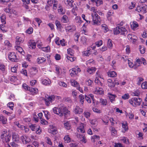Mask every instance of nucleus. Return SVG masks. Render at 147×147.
Returning <instances> with one entry per match:
<instances>
[{"mask_svg": "<svg viewBox=\"0 0 147 147\" xmlns=\"http://www.w3.org/2000/svg\"><path fill=\"white\" fill-rule=\"evenodd\" d=\"M55 23L57 28L61 29V26L60 22L58 20H56L55 21Z\"/></svg>", "mask_w": 147, "mask_h": 147, "instance_id": "56", "label": "nucleus"}, {"mask_svg": "<svg viewBox=\"0 0 147 147\" xmlns=\"http://www.w3.org/2000/svg\"><path fill=\"white\" fill-rule=\"evenodd\" d=\"M46 60L45 58L43 57H38L37 59V63L38 64L42 63H44Z\"/></svg>", "mask_w": 147, "mask_h": 147, "instance_id": "24", "label": "nucleus"}, {"mask_svg": "<svg viewBox=\"0 0 147 147\" xmlns=\"http://www.w3.org/2000/svg\"><path fill=\"white\" fill-rule=\"evenodd\" d=\"M147 6L146 5L138 6L136 10L138 12H141L142 13H145L146 12Z\"/></svg>", "mask_w": 147, "mask_h": 147, "instance_id": "6", "label": "nucleus"}, {"mask_svg": "<svg viewBox=\"0 0 147 147\" xmlns=\"http://www.w3.org/2000/svg\"><path fill=\"white\" fill-rule=\"evenodd\" d=\"M90 10L92 11L91 13V16L95 14H97L96 13L97 12V10L94 7H91L90 9Z\"/></svg>", "mask_w": 147, "mask_h": 147, "instance_id": "45", "label": "nucleus"}, {"mask_svg": "<svg viewBox=\"0 0 147 147\" xmlns=\"http://www.w3.org/2000/svg\"><path fill=\"white\" fill-rule=\"evenodd\" d=\"M142 101V99L138 97L132 98L129 100V103L134 107L140 105Z\"/></svg>", "mask_w": 147, "mask_h": 147, "instance_id": "4", "label": "nucleus"}, {"mask_svg": "<svg viewBox=\"0 0 147 147\" xmlns=\"http://www.w3.org/2000/svg\"><path fill=\"white\" fill-rule=\"evenodd\" d=\"M77 130L79 132L84 133L85 132L84 124L83 123H80L79 126L77 128Z\"/></svg>", "mask_w": 147, "mask_h": 147, "instance_id": "11", "label": "nucleus"}, {"mask_svg": "<svg viewBox=\"0 0 147 147\" xmlns=\"http://www.w3.org/2000/svg\"><path fill=\"white\" fill-rule=\"evenodd\" d=\"M101 26L105 32H106L108 31V28L106 25L104 24H103L101 25Z\"/></svg>", "mask_w": 147, "mask_h": 147, "instance_id": "50", "label": "nucleus"}, {"mask_svg": "<svg viewBox=\"0 0 147 147\" xmlns=\"http://www.w3.org/2000/svg\"><path fill=\"white\" fill-rule=\"evenodd\" d=\"M141 87L143 89H147V82H143L142 84Z\"/></svg>", "mask_w": 147, "mask_h": 147, "instance_id": "55", "label": "nucleus"}, {"mask_svg": "<svg viewBox=\"0 0 147 147\" xmlns=\"http://www.w3.org/2000/svg\"><path fill=\"white\" fill-rule=\"evenodd\" d=\"M122 127L123 128V132L125 133L128 130L127 123L126 122H124L122 123Z\"/></svg>", "mask_w": 147, "mask_h": 147, "instance_id": "21", "label": "nucleus"}, {"mask_svg": "<svg viewBox=\"0 0 147 147\" xmlns=\"http://www.w3.org/2000/svg\"><path fill=\"white\" fill-rule=\"evenodd\" d=\"M130 24L131 28L134 30L138 26V24L137 22L136 21H133L131 22Z\"/></svg>", "mask_w": 147, "mask_h": 147, "instance_id": "15", "label": "nucleus"}, {"mask_svg": "<svg viewBox=\"0 0 147 147\" xmlns=\"http://www.w3.org/2000/svg\"><path fill=\"white\" fill-rule=\"evenodd\" d=\"M75 21L77 23L80 24L82 22L81 18L80 16H76L75 19Z\"/></svg>", "mask_w": 147, "mask_h": 147, "instance_id": "40", "label": "nucleus"}, {"mask_svg": "<svg viewBox=\"0 0 147 147\" xmlns=\"http://www.w3.org/2000/svg\"><path fill=\"white\" fill-rule=\"evenodd\" d=\"M70 82L71 85L75 87H77L79 86V83H78L76 81L74 80H71Z\"/></svg>", "mask_w": 147, "mask_h": 147, "instance_id": "33", "label": "nucleus"}, {"mask_svg": "<svg viewBox=\"0 0 147 147\" xmlns=\"http://www.w3.org/2000/svg\"><path fill=\"white\" fill-rule=\"evenodd\" d=\"M40 123L41 124L43 125H47L48 124V122L46 121L43 118L40 119Z\"/></svg>", "mask_w": 147, "mask_h": 147, "instance_id": "63", "label": "nucleus"}, {"mask_svg": "<svg viewBox=\"0 0 147 147\" xmlns=\"http://www.w3.org/2000/svg\"><path fill=\"white\" fill-rule=\"evenodd\" d=\"M91 53V51H90V49L88 48L87 50L83 52V55L84 56H88L90 55Z\"/></svg>", "mask_w": 147, "mask_h": 147, "instance_id": "27", "label": "nucleus"}, {"mask_svg": "<svg viewBox=\"0 0 147 147\" xmlns=\"http://www.w3.org/2000/svg\"><path fill=\"white\" fill-rule=\"evenodd\" d=\"M10 80L12 82H15L17 80V78L16 76H13L11 77Z\"/></svg>", "mask_w": 147, "mask_h": 147, "instance_id": "64", "label": "nucleus"}, {"mask_svg": "<svg viewBox=\"0 0 147 147\" xmlns=\"http://www.w3.org/2000/svg\"><path fill=\"white\" fill-rule=\"evenodd\" d=\"M42 51L46 52H49L50 51V48L49 46L42 47Z\"/></svg>", "mask_w": 147, "mask_h": 147, "instance_id": "49", "label": "nucleus"}, {"mask_svg": "<svg viewBox=\"0 0 147 147\" xmlns=\"http://www.w3.org/2000/svg\"><path fill=\"white\" fill-rule=\"evenodd\" d=\"M15 48L16 50L20 53H22V52H24L22 49L20 47L16 46H15Z\"/></svg>", "mask_w": 147, "mask_h": 147, "instance_id": "41", "label": "nucleus"}, {"mask_svg": "<svg viewBox=\"0 0 147 147\" xmlns=\"http://www.w3.org/2000/svg\"><path fill=\"white\" fill-rule=\"evenodd\" d=\"M30 127L32 131H35L37 129V128L39 127V126L35 124L32 125Z\"/></svg>", "mask_w": 147, "mask_h": 147, "instance_id": "37", "label": "nucleus"}, {"mask_svg": "<svg viewBox=\"0 0 147 147\" xmlns=\"http://www.w3.org/2000/svg\"><path fill=\"white\" fill-rule=\"evenodd\" d=\"M86 63L88 65L93 64L94 63V61L92 59H90L86 61Z\"/></svg>", "mask_w": 147, "mask_h": 147, "instance_id": "47", "label": "nucleus"}, {"mask_svg": "<svg viewBox=\"0 0 147 147\" xmlns=\"http://www.w3.org/2000/svg\"><path fill=\"white\" fill-rule=\"evenodd\" d=\"M58 84L60 86L64 87H66L67 86V84L65 83L62 81L59 82Z\"/></svg>", "mask_w": 147, "mask_h": 147, "instance_id": "57", "label": "nucleus"}, {"mask_svg": "<svg viewBox=\"0 0 147 147\" xmlns=\"http://www.w3.org/2000/svg\"><path fill=\"white\" fill-rule=\"evenodd\" d=\"M87 40V38L85 36H83L81 37V41L83 44H86Z\"/></svg>", "mask_w": 147, "mask_h": 147, "instance_id": "43", "label": "nucleus"}, {"mask_svg": "<svg viewBox=\"0 0 147 147\" xmlns=\"http://www.w3.org/2000/svg\"><path fill=\"white\" fill-rule=\"evenodd\" d=\"M20 139L23 144H25L28 143L30 140L29 138H27L24 135L22 136L20 138Z\"/></svg>", "mask_w": 147, "mask_h": 147, "instance_id": "12", "label": "nucleus"}, {"mask_svg": "<svg viewBox=\"0 0 147 147\" xmlns=\"http://www.w3.org/2000/svg\"><path fill=\"white\" fill-rule=\"evenodd\" d=\"M53 112L55 114L61 117L69 112L63 104H61L57 107H55L53 109Z\"/></svg>", "mask_w": 147, "mask_h": 147, "instance_id": "1", "label": "nucleus"}, {"mask_svg": "<svg viewBox=\"0 0 147 147\" xmlns=\"http://www.w3.org/2000/svg\"><path fill=\"white\" fill-rule=\"evenodd\" d=\"M127 37L129 40L133 42H135L137 39V37L132 34H129Z\"/></svg>", "mask_w": 147, "mask_h": 147, "instance_id": "9", "label": "nucleus"}, {"mask_svg": "<svg viewBox=\"0 0 147 147\" xmlns=\"http://www.w3.org/2000/svg\"><path fill=\"white\" fill-rule=\"evenodd\" d=\"M107 84L108 86L113 88L115 86V83L111 79H109L107 80Z\"/></svg>", "mask_w": 147, "mask_h": 147, "instance_id": "19", "label": "nucleus"}, {"mask_svg": "<svg viewBox=\"0 0 147 147\" xmlns=\"http://www.w3.org/2000/svg\"><path fill=\"white\" fill-rule=\"evenodd\" d=\"M12 138L13 141L16 142H18L20 139L18 135L15 132L12 133Z\"/></svg>", "mask_w": 147, "mask_h": 147, "instance_id": "16", "label": "nucleus"}, {"mask_svg": "<svg viewBox=\"0 0 147 147\" xmlns=\"http://www.w3.org/2000/svg\"><path fill=\"white\" fill-rule=\"evenodd\" d=\"M81 31L82 34H84L86 35H88V31L86 29V28H82Z\"/></svg>", "mask_w": 147, "mask_h": 147, "instance_id": "46", "label": "nucleus"}, {"mask_svg": "<svg viewBox=\"0 0 147 147\" xmlns=\"http://www.w3.org/2000/svg\"><path fill=\"white\" fill-rule=\"evenodd\" d=\"M93 24L94 25H98L100 24V17L98 14L92 15Z\"/></svg>", "mask_w": 147, "mask_h": 147, "instance_id": "5", "label": "nucleus"}, {"mask_svg": "<svg viewBox=\"0 0 147 147\" xmlns=\"http://www.w3.org/2000/svg\"><path fill=\"white\" fill-rule=\"evenodd\" d=\"M92 110L94 112L98 113H101V111L100 109L95 107L93 108Z\"/></svg>", "mask_w": 147, "mask_h": 147, "instance_id": "58", "label": "nucleus"}, {"mask_svg": "<svg viewBox=\"0 0 147 147\" xmlns=\"http://www.w3.org/2000/svg\"><path fill=\"white\" fill-rule=\"evenodd\" d=\"M119 29V27L118 26L114 28L113 30L114 34L115 35H117L120 33V31Z\"/></svg>", "mask_w": 147, "mask_h": 147, "instance_id": "34", "label": "nucleus"}, {"mask_svg": "<svg viewBox=\"0 0 147 147\" xmlns=\"http://www.w3.org/2000/svg\"><path fill=\"white\" fill-rule=\"evenodd\" d=\"M113 14V11L112 10H109L107 13V17L109 19V17Z\"/></svg>", "mask_w": 147, "mask_h": 147, "instance_id": "62", "label": "nucleus"}, {"mask_svg": "<svg viewBox=\"0 0 147 147\" xmlns=\"http://www.w3.org/2000/svg\"><path fill=\"white\" fill-rule=\"evenodd\" d=\"M74 1L72 0H65V2L67 6L72 7Z\"/></svg>", "mask_w": 147, "mask_h": 147, "instance_id": "22", "label": "nucleus"}, {"mask_svg": "<svg viewBox=\"0 0 147 147\" xmlns=\"http://www.w3.org/2000/svg\"><path fill=\"white\" fill-rule=\"evenodd\" d=\"M67 53L71 56H72L74 54V51L71 49L69 48L67 50Z\"/></svg>", "mask_w": 147, "mask_h": 147, "instance_id": "61", "label": "nucleus"}, {"mask_svg": "<svg viewBox=\"0 0 147 147\" xmlns=\"http://www.w3.org/2000/svg\"><path fill=\"white\" fill-rule=\"evenodd\" d=\"M9 59L12 61H17L18 59L17 57L13 52L10 53L8 55Z\"/></svg>", "mask_w": 147, "mask_h": 147, "instance_id": "7", "label": "nucleus"}, {"mask_svg": "<svg viewBox=\"0 0 147 147\" xmlns=\"http://www.w3.org/2000/svg\"><path fill=\"white\" fill-rule=\"evenodd\" d=\"M42 84L45 85H49L51 83V81L49 79H45L43 80L42 81Z\"/></svg>", "mask_w": 147, "mask_h": 147, "instance_id": "35", "label": "nucleus"}, {"mask_svg": "<svg viewBox=\"0 0 147 147\" xmlns=\"http://www.w3.org/2000/svg\"><path fill=\"white\" fill-rule=\"evenodd\" d=\"M100 79V78H96L95 80V82L96 83H97L98 85L102 86V84L101 82Z\"/></svg>", "mask_w": 147, "mask_h": 147, "instance_id": "53", "label": "nucleus"}, {"mask_svg": "<svg viewBox=\"0 0 147 147\" xmlns=\"http://www.w3.org/2000/svg\"><path fill=\"white\" fill-rule=\"evenodd\" d=\"M113 44L112 40L110 39H108V40L107 46L109 48L111 49L113 47Z\"/></svg>", "mask_w": 147, "mask_h": 147, "instance_id": "44", "label": "nucleus"}, {"mask_svg": "<svg viewBox=\"0 0 147 147\" xmlns=\"http://www.w3.org/2000/svg\"><path fill=\"white\" fill-rule=\"evenodd\" d=\"M1 138L3 142L8 143L10 141L11 134H10L9 131L5 130L2 132Z\"/></svg>", "mask_w": 147, "mask_h": 147, "instance_id": "2", "label": "nucleus"}, {"mask_svg": "<svg viewBox=\"0 0 147 147\" xmlns=\"http://www.w3.org/2000/svg\"><path fill=\"white\" fill-rule=\"evenodd\" d=\"M108 75L109 77H114L117 76V74L115 71H110L108 72Z\"/></svg>", "mask_w": 147, "mask_h": 147, "instance_id": "25", "label": "nucleus"}, {"mask_svg": "<svg viewBox=\"0 0 147 147\" xmlns=\"http://www.w3.org/2000/svg\"><path fill=\"white\" fill-rule=\"evenodd\" d=\"M16 43L17 46L20 45V43H22L24 41V39L22 38L19 36H16Z\"/></svg>", "mask_w": 147, "mask_h": 147, "instance_id": "17", "label": "nucleus"}, {"mask_svg": "<svg viewBox=\"0 0 147 147\" xmlns=\"http://www.w3.org/2000/svg\"><path fill=\"white\" fill-rule=\"evenodd\" d=\"M46 142L49 145H52V142L51 141V139L47 137L45 138Z\"/></svg>", "mask_w": 147, "mask_h": 147, "instance_id": "39", "label": "nucleus"}, {"mask_svg": "<svg viewBox=\"0 0 147 147\" xmlns=\"http://www.w3.org/2000/svg\"><path fill=\"white\" fill-rule=\"evenodd\" d=\"M129 98V96L128 93L125 94L122 96V98L124 100L128 99Z\"/></svg>", "mask_w": 147, "mask_h": 147, "instance_id": "60", "label": "nucleus"}, {"mask_svg": "<svg viewBox=\"0 0 147 147\" xmlns=\"http://www.w3.org/2000/svg\"><path fill=\"white\" fill-rule=\"evenodd\" d=\"M96 70V68L95 67H88L86 69L87 72L89 74H91L94 72Z\"/></svg>", "mask_w": 147, "mask_h": 147, "instance_id": "20", "label": "nucleus"}, {"mask_svg": "<svg viewBox=\"0 0 147 147\" xmlns=\"http://www.w3.org/2000/svg\"><path fill=\"white\" fill-rule=\"evenodd\" d=\"M61 21L64 23H66L68 22L69 20L68 17L66 15H64L62 17Z\"/></svg>", "mask_w": 147, "mask_h": 147, "instance_id": "29", "label": "nucleus"}, {"mask_svg": "<svg viewBox=\"0 0 147 147\" xmlns=\"http://www.w3.org/2000/svg\"><path fill=\"white\" fill-rule=\"evenodd\" d=\"M108 97L109 99L111 102L112 103H114L115 101V98L116 97V96L115 94L109 93L108 94Z\"/></svg>", "mask_w": 147, "mask_h": 147, "instance_id": "14", "label": "nucleus"}, {"mask_svg": "<svg viewBox=\"0 0 147 147\" xmlns=\"http://www.w3.org/2000/svg\"><path fill=\"white\" fill-rule=\"evenodd\" d=\"M65 29L66 30H71V31H73L75 30V26L73 25L68 26L65 27Z\"/></svg>", "mask_w": 147, "mask_h": 147, "instance_id": "28", "label": "nucleus"}, {"mask_svg": "<svg viewBox=\"0 0 147 147\" xmlns=\"http://www.w3.org/2000/svg\"><path fill=\"white\" fill-rule=\"evenodd\" d=\"M84 116L87 119H88L90 117V114L88 112L85 111L83 113Z\"/></svg>", "mask_w": 147, "mask_h": 147, "instance_id": "54", "label": "nucleus"}, {"mask_svg": "<svg viewBox=\"0 0 147 147\" xmlns=\"http://www.w3.org/2000/svg\"><path fill=\"white\" fill-rule=\"evenodd\" d=\"M37 69L35 67H32L29 70V73L32 77L35 75L38 72Z\"/></svg>", "mask_w": 147, "mask_h": 147, "instance_id": "13", "label": "nucleus"}, {"mask_svg": "<svg viewBox=\"0 0 147 147\" xmlns=\"http://www.w3.org/2000/svg\"><path fill=\"white\" fill-rule=\"evenodd\" d=\"M36 44L33 41H31L30 43V45H29V47L30 49H34L36 48Z\"/></svg>", "mask_w": 147, "mask_h": 147, "instance_id": "36", "label": "nucleus"}, {"mask_svg": "<svg viewBox=\"0 0 147 147\" xmlns=\"http://www.w3.org/2000/svg\"><path fill=\"white\" fill-rule=\"evenodd\" d=\"M79 98L80 99V101L82 104H83L84 101V96L82 94H80L79 96Z\"/></svg>", "mask_w": 147, "mask_h": 147, "instance_id": "52", "label": "nucleus"}, {"mask_svg": "<svg viewBox=\"0 0 147 147\" xmlns=\"http://www.w3.org/2000/svg\"><path fill=\"white\" fill-rule=\"evenodd\" d=\"M95 2L97 6H100L103 3L102 0H95Z\"/></svg>", "mask_w": 147, "mask_h": 147, "instance_id": "51", "label": "nucleus"}, {"mask_svg": "<svg viewBox=\"0 0 147 147\" xmlns=\"http://www.w3.org/2000/svg\"><path fill=\"white\" fill-rule=\"evenodd\" d=\"M58 11L60 14L62 15L64 14L65 13V9H63L61 5L59 7Z\"/></svg>", "mask_w": 147, "mask_h": 147, "instance_id": "30", "label": "nucleus"}, {"mask_svg": "<svg viewBox=\"0 0 147 147\" xmlns=\"http://www.w3.org/2000/svg\"><path fill=\"white\" fill-rule=\"evenodd\" d=\"M93 92L96 94H103L104 91L102 88L96 87L94 88Z\"/></svg>", "mask_w": 147, "mask_h": 147, "instance_id": "8", "label": "nucleus"}, {"mask_svg": "<svg viewBox=\"0 0 147 147\" xmlns=\"http://www.w3.org/2000/svg\"><path fill=\"white\" fill-rule=\"evenodd\" d=\"M6 18L5 15L4 14H2L1 17V22L3 24H6L5 21Z\"/></svg>", "mask_w": 147, "mask_h": 147, "instance_id": "38", "label": "nucleus"}, {"mask_svg": "<svg viewBox=\"0 0 147 147\" xmlns=\"http://www.w3.org/2000/svg\"><path fill=\"white\" fill-rule=\"evenodd\" d=\"M6 67L5 65L2 63H0V70L3 73H5V71Z\"/></svg>", "mask_w": 147, "mask_h": 147, "instance_id": "32", "label": "nucleus"}, {"mask_svg": "<svg viewBox=\"0 0 147 147\" xmlns=\"http://www.w3.org/2000/svg\"><path fill=\"white\" fill-rule=\"evenodd\" d=\"M0 121H1L3 124H5L6 123L7 120V119L2 115H0Z\"/></svg>", "mask_w": 147, "mask_h": 147, "instance_id": "26", "label": "nucleus"}, {"mask_svg": "<svg viewBox=\"0 0 147 147\" xmlns=\"http://www.w3.org/2000/svg\"><path fill=\"white\" fill-rule=\"evenodd\" d=\"M83 110L78 106H76L74 110V113L76 114H80L83 113Z\"/></svg>", "mask_w": 147, "mask_h": 147, "instance_id": "10", "label": "nucleus"}, {"mask_svg": "<svg viewBox=\"0 0 147 147\" xmlns=\"http://www.w3.org/2000/svg\"><path fill=\"white\" fill-rule=\"evenodd\" d=\"M64 140L65 143H69L71 141V138L69 136L66 135L64 138Z\"/></svg>", "mask_w": 147, "mask_h": 147, "instance_id": "31", "label": "nucleus"}, {"mask_svg": "<svg viewBox=\"0 0 147 147\" xmlns=\"http://www.w3.org/2000/svg\"><path fill=\"white\" fill-rule=\"evenodd\" d=\"M100 102L103 106H105L107 104V101L106 99L101 98L100 99Z\"/></svg>", "mask_w": 147, "mask_h": 147, "instance_id": "48", "label": "nucleus"}, {"mask_svg": "<svg viewBox=\"0 0 147 147\" xmlns=\"http://www.w3.org/2000/svg\"><path fill=\"white\" fill-rule=\"evenodd\" d=\"M98 138L99 139V137L98 136H97L96 135H94L92 136L91 138V139L92 142H94L95 139Z\"/></svg>", "mask_w": 147, "mask_h": 147, "instance_id": "59", "label": "nucleus"}, {"mask_svg": "<svg viewBox=\"0 0 147 147\" xmlns=\"http://www.w3.org/2000/svg\"><path fill=\"white\" fill-rule=\"evenodd\" d=\"M61 99L60 96L56 95H52L50 96H48L47 95L45 96V98L44 99L45 104L47 106H49L50 103H52L55 100H57Z\"/></svg>", "mask_w": 147, "mask_h": 147, "instance_id": "3", "label": "nucleus"}, {"mask_svg": "<svg viewBox=\"0 0 147 147\" xmlns=\"http://www.w3.org/2000/svg\"><path fill=\"white\" fill-rule=\"evenodd\" d=\"M119 30L121 34L125 35L127 32V31L126 29L124 27H119Z\"/></svg>", "mask_w": 147, "mask_h": 147, "instance_id": "23", "label": "nucleus"}, {"mask_svg": "<svg viewBox=\"0 0 147 147\" xmlns=\"http://www.w3.org/2000/svg\"><path fill=\"white\" fill-rule=\"evenodd\" d=\"M29 90L30 91L31 94L33 95L36 94L38 93V89L36 88H32L30 87Z\"/></svg>", "mask_w": 147, "mask_h": 147, "instance_id": "18", "label": "nucleus"}, {"mask_svg": "<svg viewBox=\"0 0 147 147\" xmlns=\"http://www.w3.org/2000/svg\"><path fill=\"white\" fill-rule=\"evenodd\" d=\"M13 103L12 102H10L7 105V107H9L10 109L12 110L13 108Z\"/></svg>", "mask_w": 147, "mask_h": 147, "instance_id": "42", "label": "nucleus"}]
</instances>
